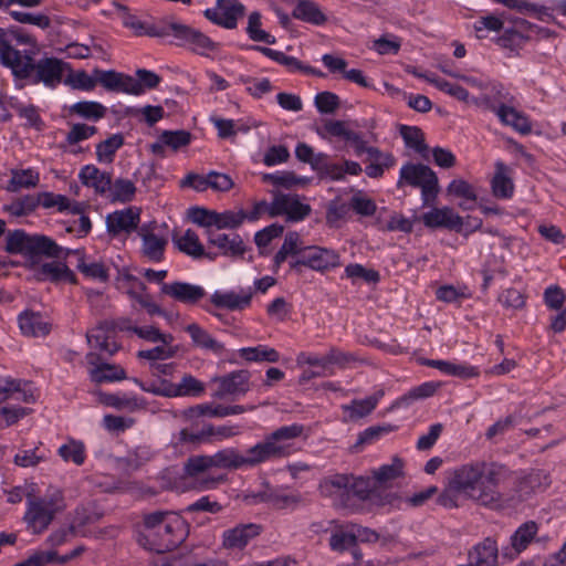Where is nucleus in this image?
I'll list each match as a JSON object with an SVG mask.
<instances>
[{
    "label": "nucleus",
    "mask_w": 566,
    "mask_h": 566,
    "mask_svg": "<svg viewBox=\"0 0 566 566\" xmlns=\"http://www.w3.org/2000/svg\"><path fill=\"white\" fill-rule=\"evenodd\" d=\"M96 358L97 355L94 353H88L86 355L88 364L93 365V367L90 369V377L93 382H113L124 380L127 378L125 369L119 365L107 363L96 365Z\"/></svg>",
    "instance_id": "nucleus-27"
},
{
    "label": "nucleus",
    "mask_w": 566,
    "mask_h": 566,
    "mask_svg": "<svg viewBox=\"0 0 566 566\" xmlns=\"http://www.w3.org/2000/svg\"><path fill=\"white\" fill-rule=\"evenodd\" d=\"M340 265V255L334 249L318 245L303 247L301 258L290 263L292 270L300 272L302 266L325 273Z\"/></svg>",
    "instance_id": "nucleus-8"
},
{
    "label": "nucleus",
    "mask_w": 566,
    "mask_h": 566,
    "mask_svg": "<svg viewBox=\"0 0 566 566\" xmlns=\"http://www.w3.org/2000/svg\"><path fill=\"white\" fill-rule=\"evenodd\" d=\"M365 154H367L370 161L365 168V172L369 178L377 179L382 177L385 170L396 164V159L390 153H382L377 147L369 146Z\"/></svg>",
    "instance_id": "nucleus-37"
},
{
    "label": "nucleus",
    "mask_w": 566,
    "mask_h": 566,
    "mask_svg": "<svg viewBox=\"0 0 566 566\" xmlns=\"http://www.w3.org/2000/svg\"><path fill=\"white\" fill-rule=\"evenodd\" d=\"M214 468L212 455L200 454L187 459L184 464L185 476L191 479L192 486L198 490H212L227 481L223 474L212 475L209 470Z\"/></svg>",
    "instance_id": "nucleus-9"
},
{
    "label": "nucleus",
    "mask_w": 566,
    "mask_h": 566,
    "mask_svg": "<svg viewBox=\"0 0 566 566\" xmlns=\"http://www.w3.org/2000/svg\"><path fill=\"white\" fill-rule=\"evenodd\" d=\"M492 195L499 199H509L514 193L512 169L502 161L495 163V172L491 180Z\"/></svg>",
    "instance_id": "nucleus-33"
},
{
    "label": "nucleus",
    "mask_w": 566,
    "mask_h": 566,
    "mask_svg": "<svg viewBox=\"0 0 566 566\" xmlns=\"http://www.w3.org/2000/svg\"><path fill=\"white\" fill-rule=\"evenodd\" d=\"M247 32L253 41L265 42L268 44L275 43V38L261 29V14L256 11L249 15Z\"/></svg>",
    "instance_id": "nucleus-58"
},
{
    "label": "nucleus",
    "mask_w": 566,
    "mask_h": 566,
    "mask_svg": "<svg viewBox=\"0 0 566 566\" xmlns=\"http://www.w3.org/2000/svg\"><path fill=\"white\" fill-rule=\"evenodd\" d=\"M18 325L25 337H45L52 329L50 319L32 310H25L18 315Z\"/></svg>",
    "instance_id": "nucleus-19"
},
{
    "label": "nucleus",
    "mask_w": 566,
    "mask_h": 566,
    "mask_svg": "<svg viewBox=\"0 0 566 566\" xmlns=\"http://www.w3.org/2000/svg\"><path fill=\"white\" fill-rule=\"evenodd\" d=\"M71 112L85 119L98 120L105 116L106 107L97 102L82 101L72 105Z\"/></svg>",
    "instance_id": "nucleus-53"
},
{
    "label": "nucleus",
    "mask_w": 566,
    "mask_h": 566,
    "mask_svg": "<svg viewBox=\"0 0 566 566\" xmlns=\"http://www.w3.org/2000/svg\"><path fill=\"white\" fill-rule=\"evenodd\" d=\"M447 191L449 195L465 200L459 203V207L462 210H472L474 207V202L478 199L474 187L463 179H453L449 184Z\"/></svg>",
    "instance_id": "nucleus-42"
},
{
    "label": "nucleus",
    "mask_w": 566,
    "mask_h": 566,
    "mask_svg": "<svg viewBox=\"0 0 566 566\" xmlns=\"http://www.w3.org/2000/svg\"><path fill=\"white\" fill-rule=\"evenodd\" d=\"M538 526L535 522L530 521L522 524L512 535L511 543L516 552L524 551L537 534Z\"/></svg>",
    "instance_id": "nucleus-48"
},
{
    "label": "nucleus",
    "mask_w": 566,
    "mask_h": 566,
    "mask_svg": "<svg viewBox=\"0 0 566 566\" xmlns=\"http://www.w3.org/2000/svg\"><path fill=\"white\" fill-rule=\"evenodd\" d=\"M138 235L142 240L140 255L149 262L159 263L165 259L168 244L167 235L156 231L155 227L143 226Z\"/></svg>",
    "instance_id": "nucleus-14"
},
{
    "label": "nucleus",
    "mask_w": 566,
    "mask_h": 566,
    "mask_svg": "<svg viewBox=\"0 0 566 566\" xmlns=\"http://www.w3.org/2000/svg\"><path fill=\"white\" fill-rule=\"evenodd\" d=\"M292 17L314 25H322L327 21L326 14L313 0H298L292 11Z\"/></svg>",
    "instance_id": "nucleus-39"
},
{
    "label": "nucleus",
    "mask_w": 566,
    "mask_h": 566,
    "mask_svg": "<svg viewBox=\"0 0 566 566\" xmlns=\"http://www.w3.org/2000/svg\"><path fill=\"white\" fill-rule=\"evenodd\" d=\"M23 53L13 48L8 39L7 32L0 28V61L2 65L14 70Z\"/></svg>",
    "instance_id": "nucleus-49"
},
{
    "label": "nucleus",
    "mask_w": 566,
    "mask_h": 566,
    "mask_svg": "<svg viewBox=\"0 0 566 566\" xmlns=\"http://www.w3.org/2000/svg\"><path fill=\"white\" fill-rule=\"evenodd\" d=\"M384 395V389H379L365 399H354L349 405L343 406V410L347 413L350 421H356L370 415Z\"/></svg>",
    "instance_id": "nucleus-38"
},
{
    "label": "nucleus",
    "mask_w": 566,
    "mask_h": 566,
    "mask_svg": "<svg viewBox=\"0 0 566 566\" xmlns=\"http://www.w3.org/2000/svg\"><path fill=\"white\" fill-rule=\"evenodd\" d=\"M108 191L113 201L127 202L134 198L136 187L133 181L119 178L114 184L111 181Z\"/></svg>",
    "instance_id": "nucleus-55"
},
{
    "label": "nucleus",
    "mask_w": 566,
    "mask_h": 566,
    "mask_svg": "<svg viewBox=\"0 0 566 566\" xmlns=\"http://www.w3.org/2000/svg\"><path fill=\"white\" fill-rule=\"evenodd\" d=\"M304 432V426H283L268 434L261 442L249 448L245 454L235 448H224L212 455L214 468L230 471L252 468L271 459L289 457L293 453L296 438Z\"/></svg>",
    "instance_id": "nucleus-1"
},
{
    "label": "nucleus",
    "mask_w": 566,
    "mask_h": 566,
    "mask_svg": "<svg viewBox=\"0 0 566 566\" xmlns=\"http://www.w3.org/2000/svg\"><path fill=\"white\" fill-rule=\"evenodd\" d=\"M311 211L310 205L301 202L297 196L281 195L275 198L271 214H286L290 220L300 221Z\"/></svg>",
    "instance_id": "nucleus-25"
},
{
    "label": "nucleus",
    "mask_w": 566,
    "mask_h": 566,
    "mask_svg": "<svg viewBox=\"0 0 566 566\" xmlns=\"http://www.w3.org/2000/svg\"><path fill=\"white\" fill-rule=\"evenodd\" d=\"M349 205L333 200L326 209V223L329 228H338L349 212Z\"/></svg>",
    "instance_id": "nucleus-63"
},
{
    "label": "nucleus",
    "mask_w": 566,
    "mask_h": 566,
    "mask_svg": "<svg viewBox=\"0 0 566 566\" xmlns=\"http://www.w3.org/2000/svg\"><path fill=\"white\" fill-rule=\"evenodd\" d=\"M59 454L64 461H72L76 465L83 464L85 460L84 446L81 442H76L74 440L61 446L59 448Z\"/></svg>",
    "instance_id": "nucleus-64"
},
{
    "label": "nucleus",
    "mask_w": 566,
    "mask_h": 566,
    "mask_svg": "<svg viewBox=\"0 0 566 566\" xmlns=\"http://www.w3.org/2000/svg\"><path fill=\"white\" fill-rule=\"evenodd\" d=\"M470 566H499V547L491 537L484 538L469 551Z\"/></svg>",
    "instance_id": "nucleus-28"
},
{
    "label": "nucleus",
    "mask_w": 566,
    "mask_h": 566,
    "mask_svg": "<svg viewBox=\"0 0 566 566\" xmlns=\"http://www.w3.org/2000/svg\"><path fill=\"white\" fill-rule=\"evenodd\" d=\"M159 140L163 142V144H166V146L171 148L174 151H177L190 144L191 134L185 129L164 130L159 135Z\"/></svg>",
    "instance_id": "nucleus-57"
},
{
    "label": "nucleus",
    "mask_w": 566,
    "mask_h": 566,
    "mask_svg": "<svg viewBox=\"0 0 566 566\" xmlns=\"http://www.w3.org/2000/svg\"><path fill=\"white\" fill-rule=\"evenodd\" d=\"M252 291L249 290L241 294H237L235 292H220L216 291L211 297L210 302L218 308H226L229 311L243 310L251 304Z\"/></svg>",
    "instance_id": "nucleus-35"
},
{
    "label": "nucleus",
    "mask_w": 566,
    "mask_h": 566,
    "mask_svg": "<svg viewBox=\"0 0 566 566\" xmlns=\"http://www.w3.org/2000/svg\"><path fill=\"white\" fill-rule=\"evenodd\" d=\"M400 135L407 147L412 148L423 159H429V148L424 142L423 133L416 126L402 125L400 128Z\"/></svg>",
    "instance_id": "nucleus-44"
},
{
    "label": "nucleus",
    "mask_w": 566,
    "mask_h": 566,
    "mask_svg": "<svg viewBox=\"0 0 566 566\" xmlns=\"http://www.w3.org/2000/svg\"><path fill=\"white\" fill-rule=\"evenodd\" d=\"M98 399L101 403L118 410L127 409L129 411H135L143 407L139 399L136 397H120L115 394L99 392Z\"/></svg>",
    "instance_id": "nucleus-51"
},
{
    "label": "nucleus",
    "mask_w": 566,
    "mask_h": 566,
    "mask_svg": "<svg viewBox=\"0 0 566 566\" xmlns=\"http://www.w3.org/2000/svg\"><path fill=\"white\" fill-rule=\"evenodd\" d=\"M250 373L248 370H235L228 375L214 378L218 388L212 395L218 399L237 398L245 395L249 389Z\"/></svg>",
    "instance_id": "nucleus-16"
},
{
    "label": "nucleus",
    "mask_w": 566,
    "mask_h": 566,
    "mask_svg": "<svg viewBox=\"0 0 566 566\" xmlns=\"http://www.w3.org/2000/svg\"><path fill=\"white\" fill-rule=\"evenodd\" d=\"M138 222L139 212L133 208L117 210L106 217L107 231L113 235L136 230Z\"/></svg>",
    "instance_id": "nucleus-30"
},
{
    "label": "nucleus",
    "mask_w": 566,
    "mask_h": 566,
    "mask_svg": "<svg viewBox=\"0 0 566 566\" xmlns=\"http://www.w3.org/2000/svg\"><path fill=\"white\" fill-rule=\"evenodd\" d=\"M482 102L485 104L488 109L494 112L497 115L502 124L511 126L522 135H527L532 132V124L528 117L522 112L517 111L513 104L496 105L495 103H492V98L490 96H484Z\"/></svg>",
    "instance_id": "nucleus-15"
},
{
    "label": "nucleus",
    "mask_w": 566,
    "mask_h": 566,
    "mask_svg": "<svg viewBox=\"0 0 566 566\" xmlns=\"http://www.w3.org/2000/svg\"><path fill=\"white\" fill-rule=\"evenodd\" d=\"M6 251L12 254L35 256L44 254L50 258H59L62 248L45 235H30L23 230L9 232L6 239Z\"/></svg>",
    "instance_id": "nucleus-5"
},
{
    "label": "nucleus",
    "mask_w": 566,
    "mask_h": 566,
    "mask_svg": "<svg viewBox=\"0 0 566 566\" xmlns=\"http://www.w3.org/2000/svg\"><path fill=\"white\" fill-rule=\"evenodd\" d=\"M189 334L192 345L216 356H221L226 352L223 343L217 340L212 335L197 323H191L185 327Z\"/></svg>",
    "instance_id": "nucleus-31"
},
{
    "label": "nucleus",
    "mask_w": 566,
    "mask_h": 566,
    "mask_svg": "<svg viewBox=\"0 0 566 566\" xmlns=\"http://www.w3.org/2000/svg\"><path fill=\"white\" fill-rule=\"evenodd\" d=\"M172 512L169 511H157L153 513H148L144 515L143 518V531L138 534L137 542L139 545L145 547L149 539L155 537L156 532L159 531L160 526L164 524L165 520H167L168 515H171Z\"/></svg>",
    "instance_id": "nucleus-41"
},
{
    "label": "nucleus",
    "mask_w": 566,
    "mask_h": 566,
    "mask_svg": "<svg viewBox=\"0 0 566 566\" xmlns=\"http://www.w3.org/2000/svg\"><path fill=\"white\" fill-rule=\"evenodd\" d=\"M461 495H463V490L450 471L447 476L446 486L439 494L437 502L446 509H455L460 506Z\"/></svg>",
    "instance_id": "nucleus-43"
},
{
    "label": "nucleus",
    "mask_w": 566,
    "mask_h": 566,
    "mask_svg": "<svg viewBox=\"0 0 566 566\" xmlns=\"http://www.w3.org/2000/svg\"><path fill=\"white\" fill-rule=\"evenodd\" d=\"M160 292L175 301L189 305L197 304L206 295L202 286L179 281L163 283Z\"/></svg>",
    "instance_id": "nucleus-21"
},
{
    "label": "nucleus",
    "mask_w": 566,
    "mask_h": 566,
    "mask_svg": "<svg viewBox=\"0 0 566 566\" xmlns=\"http://www.w3.org/2000/svg\"><path fill=\"white\" fill-rule=\"evenodd\" d=\"M10 400L31 403L35 401V395L28 382L7 377L0 379V405Z\"/></svg>",
    "instance_id": "nucleus-23"
},
{
    "label": "nucleus",
    "mask_w": 566,
    "mask_h": 566,
    "mask_svg": "<svg viewBox=\"0 0 566 566\" xmlns=\"http://www.w3.org/2000/svg\"><path fill=\"white\" fill-rule=\"evenodd\" d=\"M317 134L322 138L327 137H339L344 140L352 144L354 147L355 154L357 156L363 155L369 146H367L366 140H364L360 133L355 132L348 127L347 122L339 119H326L323 123L321 129H317Z\"/></svg>",
    "instance_id": "nucleus-12"
},
{
    "label": "nucleus",
    "mask_w": 566,
    "mask_h": 566,
    "mask_svg": "<svg viewBox=\"0 0 566 566\" xmlns=\"http://www.w3.org/2000/svg\"><path fill=\"white\" fill-rule=\"evenodd\" d=\"M94 74L97 76L98 84L108 92L125 93L132 95L143 94L139 82L133 76L116 72L114 70H94Z\"/></svg>",
    "instance_id": "nucleus-13"
},
{
    "label": "nucleus",
    "mask_w": 566,
    "mask_h": 566,
    "mask_svg": "<svg viewBox=\"0 0 566 566\" xmlns=\"http://www.w3.org/2000/svg\"><path fill=\"white\" fill-rule=\"evenodd\" d=\"M40 181L39 172L32 168L28 169H12L11 179L7 186V189L11 192H15L22 188L29 189L38 186Z\"/></svg>",
    "instance_id": "nucleus-45"
},
{
    "label": "nucleus",
    "mask_w": 566,
    "mask_h": 566,
    "mask_svg": "<svg viewBox=\"0 0 566 566\" xmlns=\"http://www.w3.org/2000/svg\"><path fill=\"white\" fill-rule=\"evenodd\" d=\"M34 52L25 51L15 65L12 74L15 80L24 81V84H42L46 88H56L70 71L69 63L53 56H43L35 61Z\"/></svg>",
    "instance_id": "nucleus-2"
},
{
    "label": "nucleus",
    "mask_w": 566,
    "mask_h": 566,
    "mask_svg": "<svg viewBox=\"0 0 566 566\" xmlns=\"http://www.w3.org/2000/svg\"><path fill=\"white\" fill-rule=\"evenodd\" d=\"M423 224L430 229L446 228L460 232L463 227V218L450 207L432 208L421 217Z\"/></svg>",
    "instance_id": "nucleus-20"
},
{
    "label": "nucleus",
    "mask_w": 566,
    "mask_h": 566,
    "mask_svg": "<svg viewBox=\"0 0 566 566\" xmlns=\"http://www.w3.org/2000/svg\"><path fill=\"white\" fill-rule=\"evenodd\" d=\"M260 533L261 526L258 524H240L223 532L222 545L227 549H242Z\"/></svg>",
    "instance_id": "nucleus-26"
},
{
    "label": "nucleus",
    "mask_w": 566,
    "mask_h": 566,
    "mask_svg": "<svg viewBox=\"0 0 566 566\" xmlns=\"http://www.w3.org/2000/svg\"><path fill=\"white\" fill-rule=\"evenodd\" d=\"M238 81L243 84L247 92L255 98H261L264 94L272 91V84L269 78H255L248 75H240Z\"/></svg>",
    "instance_id": "nucleus-56"
},
{
    "label": "nucleus",
    "mask_w": 566,
    "mask_h": 566,
    "mask_svg": "<svg viewBox=\"0 0 566 566\" xmlns=\"http://www.w3.org/2000/svg\"><path fill=\"white\" fill-rule=\"evenodd\" d=\"M239 356L247 361L255 363H276L280 359V354L276 349L263 345L241 348L239 349Z\"/></svg>",
    "instance_id": "nucleus-47"
},
{
    "label": "nucleus",
    "mask_w": 566,
    "mask_h": 566,
    "mask_svg": "<svg viewBox=\"0 0 566 566\" xmlns=\"http://www.w3.org/2000/svg\"><path fill=\"white\" fill-rule=\"evenodd\" d=\"M405 462L399 457H394L391 463L384 464L374 471V478L379 483H387L403 475Z\"/></svg>",
    "instance_id": "nucleus-54"
},
{
    "label": "nucleus",
    "mask_w": 566,
    "mask_h": 566,
    "mask_svg": "<svg viewBox=\"0 0 566 566\" xmlns=\"http://www.w3.org/2000/svg\"><path fill=\"white\" fill-rule=\"evenodd\" d=\"M420 364L423 366L437 368L446 375L459 377L462 379H469L480 375V371L476 367L467 364H455L447 360L424 358L420 359Z\"/></svg>",
    "instance_id": "nucleus-36"
},
{
    "label": "nucleus",
    "mask_w": 566,
    "mask_h": 566,
    "mask_svg": "<svg viewBox=\"0 0 566 566\" xmlns=\"http://www.w3.org/2000/svg\"><path fill=\"white\" fill-rule=\"evenodd\" d=\"M516 483L515 491L521 496H527L534 492L543 491L551 484V478L547 472L541 469H534L524 476L512 479Z\"/></svg>",
    "instance_id": "nucleus-32"
},
{
    "label": "nucleus",
    "mask_w": 566,
    "mask_h": 566,
    "mask_svg": "<svg viewBox=\"0 0 566 566\" xmlns=\"http://www.w3.org/2000/svg\"><path fill=\"white\" fill-rule=\"evenodd\" d=\"M357 484H366L364 478L354 476L353 474L336 473L324 478L318 485L322 496L328 497L335 505H345L353 493L359 499L366 495V489H358Z\"/></svg>",
    "instance_id": "nucleus-7"
},
{
    "label": "nucleus",
    "mask_w": 566,
    "mask_h": 566,
    "mask_svg": "<svg viewBox=\"0 0 566 566\" xmlns=\"http://www.w3.org/2000/svg\"><path fill=\"white\" fill-rule=\"evenodd\" d=\"M205 391V386L201 381L191 375H185L179 384H170V397H185V396H199Z\"/></svg>",
    "instance_id": "nucleus-46"
},
{
    "label": "nucleus",
    "mask_w": 566,
    "mask_h": 566,
    "mask_svg": "<svg viewBox=\"0 0 566 566\" xmlns=\"http://www.w3.org/2000/svg\"><path fill=\"white\" fill-rule=\"evenodd\" d=\"M134 333L139 338L149 343H161L164 345H171L175 339L171 334H164L153 325L137 326V328H134Z\"/></svg>",
    "instance_id": "nucleus-62"
},
{
    "label": "nucleus",
    "mask_w": 566,
    "mask_h": 566,
    "mask_svg": "<svg viewBox=\"0 0 566 566\" xmlns=\"http://www.w3.org/2000/svg\"><path fill=\"white\" fill-rule=\"evenodd\" d=\"M109 326L106 319L99 322L86 333V339L92 347L112 356L119 350L120 345L116 342V335Z\"/></svg>",
    "instance_id": "nucleus-22"
},
{
    "label": "nucleus",
    "mask_w": 566,
    "mask_h": 566,
    "mask_svg": "<svg viewBox=\"0 0 566 566\" xmlns=\"http://www.w3.org/2000/svg\"><path fill=\"white\" fill-rule=\"evenodd\" d=\"M124 137L120 134H114L96 146V157L99 163H112L115 153L123 146Z\"/></svg>",
    "instance_id": "nucleus-50"
},
{
    "label": "nucleus",
    "mask_w": 566,
    "mask_h": 566,
    "mask_svg": "<svg viewBox=\"0 0 566 566\" xmlns=\"http://www.w3.org/2000/svg\"><path fill=\"white\" fill-rule=\"evenodd\" d=\"M244 6L238 0H217L216 7L206 9L203 14L217 25L234 29L238 20L244 15Z\"/></svg>",
    "instance_id": "nucleus-11"
},
{
    "label": "nucleus",
    "mask_w": 566,
    "mask_h": 566,
    "mask_svg": "<svg viewBox=\"0 0 566 566\" xmlns=\"http://www.w3.org/2000/svg\"><path fill=\"white\" fill-rule=\"evenodd\" d=\"M244 222L243 209L238 211L226 210L217 212L214 227L218 230L222 229H238Z\"/></svg>",
    "instance_id": "nucleus-61"
},
{
    "label": "nucleus",
    "mask_w": 566,
    "mask_h": 566,
    "mask_svg": "<svg viewBox=\"0 0 566 566\" xmlns=\"http://www.w3.org/2000/svg\"><path fill=\"white\" fill-rule=\"evenodd\" d=\"M45 460V455L39 447L33 449H20L13 457V462L20 468H34Z\"/></svg>",
    "instance_id": "nucleus-60"
},
{
    "label": "nucleus",
    "mask_w": 566,
    "mask_h": 566,
    "mask_svg": "<svg viewBox=\"0 0 566 566\" xmlns=\"http://www.w3.org/2000/svg\"><path fill=\"white\" fill-rule=\"evenodd\" d=\"M146 33L156 38L172 35L178 45H189L193 52L201 55L214 51L217 48V44L199 30L176 21L163 22L161 25L151 27Z\"/></svg>",
    "instance_id": "nucleus-4"
},
{
    "label": "nucleus",
    "mask_w": 566,
    "mask_h": 566,
    "mask_svg": "<svg viewBox=\"0 0 566 566\" xmlns=\"http://www.w3.org/2000/svg\"><path fill=\"white\" fill-rule=\"evenodd\" d=\"M56 511L57 507L53 501L40 499L30 502L24 518L34 533H41L48 528Z\"/></svg>",
    "instance_id": "nucleus-17"
},
{
    "label": "nucleus",
    "mask_w": 566,
    "mask_h": 566,
    "mask_svg": "<svg viewBox=\"0 0 566 566\" xmlns=\"http://www.w3.org/2000/svg\"><path fill=\"white\" fill-rule=\"evenodd\" d=\"M172 241L180 252L192 259L208 258L214 260L217 256L214 253L206 252L199 235L192 229H187L181 235H174Z\"/></svg>",
    "instance_id": "nucleus-29"
},
{
    "label": "nucleus",
    "mask_w": 566,
    "mask_h": 566,
    "mask_svg": "<svg viewBox=\"0 0 566 566\" xmlns=\"http://www.w3.org/2000/svg\"><path fill=\"white\" fill-rule=\"evenodd\" d=\"M78 177L83 185L94 188L98 193H106L111 189L112 176L94 165L84 166Z\"/></svg>",
    "instance_id": "nucleus-40"
},
{
    "label": "nucleus",
    "mask_w": 566,
    "mask_h": 566,
    "mask_svg": "<svg viewBox=\"0 0 566 566\" xmlns=\"http://www.w3.org/2000/svg\"><path fill=\"white\" fill-rule=\"evenodd\" d=\"M185 539V521L172 513L167 516L155 537L149 539L145 549L163 554L178 547Z\"/></svg>",
    "instance_id": "nucleus-10"
},
{
    "label": "nucleus",
    "mask_w": 566,
    "mask_h": 566,
    "mask_svg": "<svg viewBox=\"0 0 566 566\" xmlns=\"http://www.w3.org/2000/svg\"><path fill=\"white\" fill-rule=\"evenodd\" d=\"M490 461L478 460L464 463L451 470V473L458 480L463 490V495L472 500L473 493L476 490V484L481 474L484 473L486 465Z\"/></svg>",
    "instance_id": "nucleus-18"
},
{
    "label": "nucleus",
    "mask_w": 566,
    "mask_h": 566,
    "mask_svg": "<svg viewBox=\"0 0 566 566\" xmlns=\"http://www.w3.org/2000/svg\"><path fill=\"white\" fill-rule=\"evenodd\" d=\"M74 254L77 256V270L83 273L85 276L99 280L102 282L107 281L108 271L105 265L101 262H91L87 263L85 261L84 255L80 251H74Z\"/></svg>",
    "instance_id": "nucleus-52"
},
{
    "label": "nucleus",
    "mask_w": 566,
    "mask_h": 566,
    "mask_svg": "<svg viewBox=\"0 0 566 566\" xmlns=\"http://www.w3.org/2000/svg\"><path fill=\"white\" fill-rule=\"evenodd\" d=\"M514 478V472L505 464L490 461L481 474L473 493L472 501L484 506H496L503 499L501 486H504Z\"/></svg>",
    "instance_id": "nucleus-3"
},
{
    "label": "nucleus",
    "mask_w": 566,
    "mask_h": 566,
    "mask_svg": "<svg viewBox=\"0 0 566 566\" xmlns=\"http://www.w3.org/2000/svg\"><path fill=\"white\" fill-rule=\"evenodd\" d=\"M408 185L420 188L422 205L424 207L433 206L440 192L437 174L422 164H406L400 169L398 187Z\"/></svg>",
    "instance_id": "nucleus-6"
},
{
    "label": "nucleus",
    "mask_w": 566,
    "mask_h": 566,
    "mask_svg": "<svg viewBox=\"0 0 566 566\" xmlns=\"http://www.w3.org/2000/svg\"><path fill=\"white\" fill-rule=\"evenodd\" d=\"M39 281L70 282L75 283V274L65 263L52 261L41 264L34 272Z\"/></svg>",
    "instance_id": "nucleus-34"
},
{
    "label": "nucleus",
    "mask_w": 566,
    "mask_h": 566,
    "mask_svg": "<svg viewBox=\"0 0 566 566\" xmlns=\"http://www.w3.org/2000/svg\"><path fill=\"white\" fill-rule=\"evenodd\" d=\"M153 458V451L148 446H138L127 453L122 461L130 470H137Z\"/></svg>",
    "instance_id": "nucleus-59"
},
{
    "label": "nucleus",
    "mask_w": 566,
    "mask_h": 566,
    "mask_svg": "<svg viewBox=\"0 0 566 566\" xmlns=\"http://www.w3.org/2000/svg\"><path fill=\"white\" fill-rule=\"evenodd\" d=\"M208 244L219 249L220 254L230 258H242L247 251V247L239 234L230 237L226 233H216L212 230H207Z\"/></svg>",
    "instance_id": "nucleus-24"
}]
</instances>
